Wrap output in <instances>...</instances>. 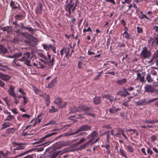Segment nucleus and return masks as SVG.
<instances>
[{
	"label": "nucleus",
	"instance_id": "nucleus-1",
	"mask_svg": "<svg viewBox=\"0 0 158 158\" xmlns=\"http://www.w3.org/2000/svg\"><path fill=\"white\" fill-rule=\"evenodd\" d=\"M73 0H67V1L68 2V4L66 6V10L68 11L70 14L73 13L75 10L78 1L77 0L75 5L73 6L74 3L72 2Z\"/></svg>",
	"mask_w": 158,
	"mask_h": 158
},
{
	"label": "nucleus",
	"instance_id": "nucleus-2",
	"mask_svg": "<svg viewBox=\"0 0 158 158\" xmlns=\"http://www.w3.org/2000/svg\"><path fill=\"white\" fill-rule=\"evenodd\" d=\"M54 102L60 108L64 107L67 103V102L62 101L59 98H56L54 101Z\"/></svg>",
	"mask_w": 158,
	"mask_h": 158
},
{
	"label": "nucleus",
	"instance_id": "nucleus-3",
	"mask_svg": "<svg viewBox=\"0 0 158 158\" xmlns=\"http://www.w3.org/2000/svg\"><path fill=\"white\" fill-rule=\"evenodd\" d=\"M89 109L86 106H79L78 110H77L75 106H73L71 108V110L72 112H74L77 111H84L85 113L86 111L88 110Z\"/></svg>",
	"mask_w": 158,
	"mask_h": 158
},
{
	"label": "nucleus",
	"instance_id": "nucleus-4",
	"mask_svg": "<svg viewBox=\"0 0 158 158\" xmlns=\"http://www.w3.org/2000/svg\"><path fill=\"white\" fill-rule=\"evenodd\" d=\"M60 53L61 56H63L64 54H65L66 57L68 58L71 56L72 54V53L70 52V49L68 48H63L60 51Z\"/></svg>",
	"mask_w": 158,
	"mask_h": 158
},
{
	"label": "nucleus",
	"instance_id": "nucleus-5",
	"mask_svg": "<svg viewBox=\"0 0 158 158\" xmlns=\"http://www.w3.org/2000/svg\"><path fill=\"white\" fill-rule=\"evenodd\" d=\"M47 57H46L45 59V64H48L49 67H52L54 64V59L53 57L51 58V56L48 53H47Z\"/></svg>",
	"mask_w": 158,
	"mask_h": 158
},
{
	"label": "nucleus",
	"instance_id": "nucleus-6",
	"mask_svg": "<svg viewBox=\"0 0 158 158\" xmlns=\"http://www.w3.org/2000/svg\"><path fill=\"white\" fill-rule=\"evenodd\" d=\"M47 57H46L45 59V64H48L49 67H52L54 64V59L53 57L51 58V56L48 53H47Z\"/></svg>",
	"mask_w": 158,
	"mask_h": 158
},
{
	"label": "nucleus",
	"instance_id": "nucleus-7",
	"mask_svg": "<svg viewBox=\"0 0 158 158\" xmlns=\"http://www.w3.org/2000/svg\"><path fill=\"white\" fill-rule=\"evenodd\" d=\"M91 128L90 127L87 125H83L81 126L80 128L77 130L74 133H73L70 135H74L78 133L79 132L84 131L90 130Z\"/></svg>",
	"mask_w": 158,
	"mask_h": 158
},
{
	"label": "nucleus",
	"instance_id": "nucleus-8",
	"mask_svg": "<svg viewBox=\"0 0 158 158\" xmlns=\"http://www.w3.org/2000/svg\"><path fill=\"white\" fill-rule=\"evenodd\" d=\"M150 62L151 63L156 62L157 64L158 65V50H157L155 52L153 57L151 60Z\"/></svg>",
	"mask_w": 158,
	"mask_h": 158
},
{
	"label": "nucleus",
	"instance_id": "nucleus-9",
	"mask_svg": "<svg viewBox=\"0 0 158 158\" xmlns=\"http://www.w3.org/2000/svg\"><path fill=\"white\" fill-rule=\"evenodd\" d=\"M120 108L117 105H113L112 107L109 109V111L110 113L114 114L120 110Z\"/></svg>",
	"mask_w": 158,
	"mask_h": 158
},
{
	"label": "nucleus",
	"instance_id": "nucleus-10",
	"mask_svg": "<svg viewBox=\"0 0 158 158\" xmlns=\"http://www.w3.org/2000/svg\"><path fill=\"white\" fill-rule=\"evenodd\" d=\"M141 54L145 58L149 57L150 55V53L147 50L146 48H145L143 49Z\"/></svg>",
	"mask_w": 158,
	"mask_h": 158
},
{
	"label": "nucleus",
	"instance_id": "nucleus-11",
	"mask_svg": "<svg viewBox=\"0 0 158 158\" xmlns=\"http://www.w3.org/2000/svg\"><path fill=\"white\" fill-rule=\"evenodd\" d=\"M33 65L37 68L42 69L44 67V64L40 62L35 61L33 63Z\"/></svg>",
	"mask_w": 158,
	"mask_h": 158
},
{
	"label": "nucleus",
	"instance_id": "nucleus-12",
	"mask_svg": "<svg viewBox=\"0 0 158 158\" xmlns=\"http://www.w3.org/2000/svg\"><path fill=\"white\" fill-rule=\"evenodd\" d=\"M118 94L121 96H124L127 95H129L130 94L127 91V89L124 88L122 90L119 91Z\"/></svg>",
	"mask_w": 158,
	"mask_h": 158
},
{
	"label": "nucleus",
	"instance_id": "nucleus-13",
	"mask_svg": "<svg viewBox=\"0 0 158 158\" xmlns=\"http://www.w3.org/2000/svg\"><path fill=\"white\" fill-rule=\"evenodd\" d=\"M30 57V53L29 52H26L24 53L22 58L19 60L21 61H25L29 59Z\"/></svg>",
	"mask_w": 158,
	"mask_h": 158
},
{
	"label": "nucleus",
	"instance_id": "nucleus-14",
	"mask_svg": "<svg viewBox=\"0 0 158 158\" xmlns=\"http://www.w3.org/2000/svg\"><path fill=\"white\" fill-rule=\"evenodd\" d=\"M92 142V140H90L88 142H87L85 144L81 145L79 149H81L87 147L89 146H92L93 144H91Z\"/></svg>",
	"mask_w": 158,
	"mask_h": 158
},
{
	"label": "nucleus",
	"instance_id": "nucleus-15",
	"mask_svg": "<svg viewBox=\"0 0 158 158\" xmlns=\"http://www.w3.org/2000/svg\"><path fill=\"white\" fill-rule=\"evenodd\" d=\"M42 5L39 3L37 5V7L36 10V13L37 15L40 14L42 12Z\"/></svg>",
	"mask_w": 158,
	"mask_h": 158
},
{
	"label": "nucleus",
	"instance_id": "nucleus-16",
	"mask_svg": "<svg viewBox=\"0 0 158 158\" xmlns=\"http://www.w3.org/2000/svg\"><path fill=\"white\" fill-rule=\"evenodd\" d=\"M0 78L2 80L4 81H6L10 80L11 77L9 75L4 74L1 73L0 76Z\"/></svg>",
	"mask_w": 158,
	"mask_h": 158
},
{
	"label": "nucleus",
	"instance_id": "nucleus-17",
	"mask_svg": "<svg viewBox=\"0 0 158 158\" xmlns=\"http://www.w3.org/2000/svg\"><path fill=\"white\" fill-rule=\"evenodd\" d=\"M145 91L147 92H153L154 91V89L150 85H147L145 88Z\"/></svg>",
	"mask_w": 158,
	"mask_h": 158
},
{
	"label": "nucleus",
	"instance_id": "nucleus-18",
	"mask_svg": "<svg viewBox=\"0 0 158 158\" xmlns=\"http://www.w3.org/2000/svg\"><path fill=\"white\" fill-rule=\"evenodd\" d=\"M143 76H142L140 73H138L137 74V79H139L141 82H143L144 81V76L145 73L144 72L142 73Z\"/></svg>",
	"mask_w": 158,
	"mask_h": 158
},
{
	"label": "nucleus",
	"instance_id": "nucleus-19",
	"mask_svg": "<svg viewBox=\"0 0 158 158\" xmlns=\"http://www.w3.org/2000/svg\"><path fill=\"white\" fill-rule=\"evenodd\" d=\"M25 148V146L23 144H20L17 145L16 148L14 150V152L15 153L16 152V150H19L23 149Z\"/></svg>",
	"mask_w": 158,
	"mask_h": 158
},
{
	"label": "nucleus",
	"instance_id": "nucleus-20",
	"mask_svg": "<svg viewBox=\"0 0 158 158\" xmlns=\"http://www.w3.org/2000/svg\"><path fill=\"white\" fill-rule=\"evenodd\" d=\"M151 41L152 43V45L153 46H155L158 45V37H155L153 39L151 40Z\"/></svg>",
	"mask_w": 158,
	"mask_h": 158
},
{
	"label": "nucleus",
	"instance_id": "nucleus-21",
	"mask_svg": "<svg viewBox=\"0 0 158 158\" xmlns=\"http://www.w3.org/2000/svg\"><path fill=\"white\" fill-rule=\"evenodd\" d=\"M15 89V88L12 87L11 86H10V88L9 90L8 91L9 94L13 96V97H15L16 95L14 92V90Z\"/></svg>",
	"mask_w": 158,
	"mask_h": 158
},
{
	"label": "nucleus",
	"instance_id": "nucleus-22",
	"mask_svg": "<svg viewBox=\"0 0 158 158\" xmlns=\"http://www.w3.org/2000/svg\"><path fill=\"white\" fill-rule=\"evenodd\" d=\"M102 97L109 99L110 102L113 101L116 99L115 98H114L113 97L108 95H104L102 96Z\"/></svg>",
	"mask_w": 158,
	"mask_h": 158
},
{
	"label": "nucleus",
	"instance_id": "nucleus-23",
	"mask_svg": "<svg viewBox=\"0 0 158 158\" xmlns=\"http://www.w3.org/2000/svg\"><path fill=\"white\" fill-rule=\"evenodd\" d=\"M97 135V133L96 132L94 131L90 135H88V137L89 139H93Z\"/></svg>",
	"mask_w": 158,
	"mask_h": 158
},
{
	"label": "nucleus",
	"instance_id": "nucleus-24",
	"mask_svg": "<svg viewBox=\"0 0 158 158\" xmlns=\"http://www.w3.org/2000/svg\"><path fill=\"white\" fill-rule=\"evenodd\" d=\"M57 134V133L56 132H53L51 134H48L47 135H45L44 137L41 138V139H40V141L42 142L44 140L47 138L53 135H55Z\"/></svg>",
	"mask_w": 158,
	"mask_h": 158
},
{
	"label": "nucleus",
	"instance_id": "nucleus-25",
	"mask_svg": "<svg viewBox=\"0 0 158 158\" xmlns=\"http://www.w3.org/2000/svg\"><path fill=\"white\" fill-rule=\"evenodd\" d=\"M22 55L21 52L19 53H15L14 55L13 56H10L8 57L9 58H14L15 59H16L19 57H20Z\"/></svg>",
	"mask_w": 158,
	"mask_h": 158
},
{
	"label": "nucleus",
	"instance_id": "nucleus-26",
	"mask_svg": "<svg viewBox=\"0 0 158 158\" xmlns=\"http://www.w3.org/2000/svg\"><path fill=\"white\" fill-rule=\"evenodd\" d=\"M127 80L125 78H123L122 79L118 80L117 81V83L120 85L123 84L126 82Z\"/></svg>",
	"mask_w": 158,
	"mask_h": 158
},
{
	"label": "nucleus",
	"instance_id": "nucleus-27",
	"mask_svg": "<svg viewBox=\"0 0 158 158\" xmlns=\"http://www.w3.org/2000/svg\"><path fill=\"white\" fill-rule=\"evenodd\" d=\"M22 98H23V100L22 101V102H23V105H25L28 102V99L27 97L24 95L23 96Z\"/></svg>",
	"mask_w": 158,
	"mask_h": 158
},
{
	"label": "nucleus",
	"instance_id": "nucleus-28",
	"mask_svg": "<svg viewBox=\"0 0 158 158\" xmlns=\"http://www.w3.org/2000/svg\"><path fill=\"white\" fill-rule=\"evenodd\" d=\"M146 79L148 82H152L153 79L151 77L150 74L148 73L147 74Z\"/></svg>",
	"mask_w": 158,
	"mask_h": 158
},
{
	"label": "nucleus",
	"instance_id": "nucleus-29",
	"mask_svg": "<svg viewBox=\"0 0 158 158\" xmlns=\"http://www.w3.org/2000/svg\"><path fill=\"white\" fill-rule=\"evenodd\" d=\"M94 103L96 104H98L101 102V100L100 98L95 97L94 99Z\"/></svg>",
	"mask_w": 158,
	"mask_h": 158
},
{
	"label": "nucleus",
	"instance_id": "nucleus-30",
	"mask_svg": "<svg viewBox=\"0 0 158 158\" xmlns=\"http://www.w3.org/2000/svg\"><path fill=\"white\" fill-rule=\"evenodd\" d=\"M14 118V116L11 114H9L8 116L5 118L6 121H10L13 119Z\"/></svg>",
	"mask_w": 158,
	"mask_h": 158
},
{
	"label": "nucleus",
	"instance_id": "nucleus-31",
	"mask_svg": "<svg viewBox=\"0 0 158 158\" xmlns=\"http://www.w3.org/2000/svg\"><path fill=\"white\" fill-rule=\"evenodd\" d=\"M123 35L126 39H129L131 37L130 35L127 32L124 31Z\"/></svg>",
	"mask_w": 158,
	"mask_h": 158
},
{
	"label": "nucleus",
	"instance_id": "nucleus-32",
	"mask_svg": "<svg viewBox=\"0 0 158 158\" xmlns=\"http://www.w3.org/2000/svg\"><path fill=\"white\" fill-rule=\"evenodd\" d=\"M10 123L6 122L2 125V128H4L10 126Z\"/></svg>",
	"mask_w": 158,
	"mask_h": 158
},
{
	"label": "nucleus",
	"instance_id": "nucleus-33",
	"mask_svg": "<svg viewBox=\"0 0 158 158\" xmlns=\"http://www.w3.org/2000/svg\"><path fill=\"white\" fill-rule=\"evenodd\" d=\"M102 147H105L107 150V152L108 154L110 153V151L109 150L110 146L109 145H102L101 146Z\"/></svg>",
	"mask_w": 158,
	"mask_h": 158
},
{
	"label": "nucleus",
	"instance_id": "nucleus-34",
	"mask_svg": "<svg viewBox=\"0 0 158 158\" xmlns=\"http://www.w3.org/2000/svg\"><path fill=\"white\" fill-rule=\"evenodd\" d=\"M34 91L36 94L40 96L42 95V93L40 90L35 89H34Z\"/></svg>",
	"mask_w": 158,
	"mask_h": 158
},
{
	"label": "nucleus",
	"instance_id": "nucleus-35",
	"mask_svg": "<svg viewBox=\"0 0 158 158\" xmlns=\"http://www.w3.org/2000/svg\"><path fill=\"white\" fill-rule=\"evenodd\" d=\"M146 101V100L145 99L141 101H139L138 102H137V103H138V105H141L144 104H147Z\"/></svg>",
	"mask_w": 158,
	"mask_h": 158
},
{
	"label": "nucleus",
	"instance_id": "nucleus-36",
	"mask_svg": "<svg viewBox=\"0 0 158 158\" xmlns=\"http://www.w3.org/2000/svg\"><path fill=\"white\" fill-rule=\"evenodd\" d=\"M120 153L122 156L125 157L126 158H127V157L126 156L124 151L123 150L120 149Z\"/></svg>",
	"mask_w": 158,
	"mask_h": 158
},
{
	"label": "nucleus",
	"instance_id": "nucleus-37",
	"mask_svg": "<svg viewBox=\"0 0 158 158\" xmlns=\"http://www.w3.org/2000/svg\"><path fill=\"white\" fill-rule=\"evenodd\" d=\"M57 109H56L53 106H52L51 109L50 110V112L51 113H54L57 111Z\"/></svg>",
	"mask_w": 158,
	"mask_h": 158
},
{
	"label": "nucleus",
	"instance_id": "nucleus-38",
	"mask_svg": "<svg viewBox=\"0 0 158 158\" xmlns=\"http://www.w3.org/2000/svg\"><path fill=\"white\" fill-rule=\"evenodd\" d=\"M140 18L141 19H143L144 18H146L147 20H149V18L147 17L146 15L143 14L142 13H141V15H140Z\"/></svg>",
	"mask_w": 158,
	"mask_h": 158
},
{
	"label": "nucleus",
	"instance_id": "nucleus-39",
	"mask_svg": "<svg viewBox=\"0 0 158 158\" xmlns=\"http://www.w3.org/2000/svg\"><path fill=\"white\" fill-rule=\"evenodd\" d=\"M85 138H83L81 139L77 143V145L80 144L85 141Z\"/></svg>",
	"mask_w": 158,
	"mask_h": 158
},
{
	"label": "nucleus",
	"instance_id": "nucleus-40",
	"mask_svg": "<svg viewBox=\"0 0 158 158\" xmlns=\"http://www.w3.org/2000/svg\"><path fill=\"white\" fill-rule=\"evenodd\" d=\"M83 31L84 32H86L87 31H90L92 32L91 29L90 27H89L87 29H84L83 30Z\"/></svg>",
	"mask_w": 158,
	"mask_h": 158
},
{
	"label": "nucleus",
	"instance_id": "nucleus-41",
	"mask_svg": "<svg viewBox=\"0 0 158 158\" xmlns=\"http://www.w3.org/2000/svg\"><path fill=\"white\" fill-rule=\"evenodd\" d=\"M144 122L148 123H153L156 122H157V121H154V120H150V121H148L146 120L144 121Z\"/></svg>",
	"mask_w": 158,
	"mask_h": 158
},
{
	"label": "nucleus",
	"instance_id": "nucleus-42",
	"mask_svg": "<svg viewBox=\"0 0 158 158\" xmlns=\"http://www.w3.org/2000/svg\"><path fill=\"white\" fill-rule=\"evenodd\" d=\"M127 148L128 149V150L130 152H133L134 149L132 147H131L130 146H127Z\"/></svg>",
	"mask_w": 158,
	"mask_h": 158
},
{
	"label": "nucleus",
	"instance_id": "nucleus-43",
	"mask_svg": "<svg viewBox=\"0 0 158 158\" xmlns=\"http://www.w3.org/2000/svg\"><path fill=\"white\" fill-rule=\"evenodd\" d=\"M137 29L138 33H141L142 32L143 30L142 28L139 27H137Z\"/></svg>",
	"mask_w": 158,
	"mask_h": 158
},
{
	"label": "nucleus",
	"instance_id": "nucleus-44",
	"mask_svg": "<svg viewBox=\"0 0 158 158\" xmlns=\"http://www.w3.org/2000/svg\"><path fill=\"white\" fill-rule=\"evenodd\" d=\"M151 73L152 74L154 75H156L157 74V72L153 68L151 69Z\"/></svg>",
	"mask_w": 158,
	"mask_h": 158
},
{
	"label": "nucleus",
	"instance_id": "nucleus-45",
	"mask_svg": "<svg viewBox=\"0 0 158 158\" xmlns=\"http://www.w3.org/2000/svg\"><path fill=\"white\" fill-rule=\"evenodd\" d=\"M26 62L25 64H26L28 66H31V65L30 64V61L29 59L25 61Z\"/></svg>",
	"mask_w": 158,
	"mask_h": 158
},
{
	"label": "nucleus",
	"instance_id": "nucleus-46",
	"mask_svg": "<svg viewBox=\"0 0 158 158\" xmlns=\"http://www.w3.org/2000/svg\"><path fill=\"white\" fill-rule=\"evenodd\" d=\"M15 114H18V112L17 111V110L16 108H13L11 110Z\"/></svg>",
	"mask_w": 158,
	"mask_h": 158
},
{
	"label": "nucleus",
	"instance_id": "nucleus-47",
	"mask_svg": "<svg viewBox=\"0 0 158 158\" xmlns=\"http://www.w3.org/2000/svg\"><path fill=\"white\" fill-rule=\"evenodd\" d=\"M78 67L80 69H81L82 67V63L81 61H79L78 64Z\"/></svg>",
	"mask_w": 158,
	"mask_h": 158
},
{
	"label": "nucleus",
	"instance_id": "nucleus-48",
	"mask_svg": "<svg viewBox=\"0 0 158 158\" xmlns=\"http://www.w3.org/2000/svg\"><path fill=\"white\" fill-rule=\"evenodd\" d=\"M19 92L22 95H24L25 94V92L24 91L21 89H20L19 90Z\"/></svg>",
	"mask_w": 158,
	"mask_h": 158
},
{
	"label": "nucleus",
	"instance_id": "nucleus-49",
	"mask_svg": "<svg viewBox=\"0 0 158 158\" xmlns=\"http://www.w3.org/2000/svg\"><path fill=\"white\" fill-rule=\"evenodd\" d=\"M30 116H31L30 115H29L27 114H24L22 115V117H25L27 118H29L30 117Z\"/></svg>",
	"mask_w": 158,
	"mask_h": 158
},
{
	"label": "nucleus",
	"instance_id": "nucleus-50",
	"mask_svg": "<svg viewBox=\"0 0 158 158\" xmlns=\"http://www.w3.org/2000/svg\"><path fill=\"white\" fill-rule=\"evenodd\" d=\"M11 29V27H6L5 28H4L3 30L4 31H6L7 32H9V30Z\"/></svg>",
	"mask_w": 158,
	"mask_h": 158
},
{
	"label": "nucleus",
	"instance_id": "nucleus-51",
	"mask_svg": "<svg viewBox=\"0 0 158 158\" xmlns=\"http://www.w3.org/2000/svg\"><path fill=\"white\" fill-rule=\"evenodd\" d=\"M35 122L34 123V125L37 124L38 123H40L41 122V119H37L35 120Z\"/></svg>",
	"mask_w": 158,
	"mask_h": 158
},
{
	"label": "nucleus",
	"instance_id": "nucleus-52",
	"mask_svg": "<svg viewBox=\"0 0 158 158\" xmlns=\"http://www.w3.org/2000/svg\"><path fill=\"white\" fill-rule=\"evenodd\" d=\"M147 152L150 155L152 154L153 153L152 151L149 148H148L147 149Z\"/></svg>",
	"mask_w": 158,
	"mask_h": 158
},
{
	"label": "nucleus",
	"instance_id": "nucleus-53",
	"mask_svg": "<svg viewBox=\"0 0 158 158\" xmlns=\"http://www.w3.org/2000/svg\"><path fill=\"white\" fill-rule=\"evenodd\" d=\"M59 153H60V152L59 151V152H56L55 153H53V154H52V157H53V158H54V157H53L54 155H55V156H56L57 155L59 154Z\"/></svg>",
	"mask_w": 158,
	"mask_h": 158
},
{
	"label": "nucleus",
	"instance_id": "nucleus-54",
	"mask_svg": "<svg viewBox=\"0 0 158 158\" xmlns=\"http://www.w3.org/2000/svg\"><path fill=\"white\" fill-rule=\"evenodd\" d=\"M14 100L15 101V103L16 104H18L19 102V100H17V97L16 95L15 96V97H14Z\"/></svg>",
	"mask_w": 158,
	"mask_h": 158
},
{
	"label": "nucleus",
	"instance_id": "nucleus-55",
	"mask_svg": "<svg viewBox=\"0 0 158 158\" xmlns=\"http://www.w3.org/2000/svg\"><path fill=\"white\" fill-rule=\"evenodd\" d=\"M132 131L133 133H135L136 131V130L135 129H131V130H126V132H127L128 131Z\"/></svg>",
	"mask_w": 158,
	"mask_h": 158
},
{
	"label": "nucleus",
	"instance_id": "nucleus-56",
	"mask_svg": "<svg viewBox=\"0 0 158 158\" xmlns=\"http://www.w3.org/2000/svg\"><path fill=\"white\" fill-rule=\"evenodd\" d=\"M44 48L46 50L49 49L48 45L47 44H44L43 45Z\"/></svg>",
	"mask_w": 158,
	"mask_h": 158
},
{
	"label": "nucleus",
	"instance_id": "nucleus-57",
	"mask_svg": "<svg viewBox=\"0 0 158 158\" xmlns=\"http://www.w3.org/2000/svg\"><path fill=\"white\" fill-rule=\"evenodd\" d=\"M102 71L101 72H99L98 73V74L97 75V78H94V80H96L98 79L99 78V77H100V76H101V73H102Z\"/></svg>",
	"mask_w": 158,
	"mask_h": 158
},
{
	"label": "nucleus",
	"instance_id": "nucleus-58",
	"mask_svg": "<svg viewBox=\"0 0 158 158\" xmlns=\"http://www.w3.org/2000/svg\"><path fill=\"white\" fill-rule=\"evenodd\" d=\"M157 99V98H153V99H151V100H149L148 102H147V103H149L151 102H153L155 101V100H156Z\"/></svg>",
	"mask_w": 158,
	"mask_h": 158
},
{
	"label": "nucleus",
	"instance_id": "nucleus-59",
	"mask_svg": "<svg viewBox=\"0 0 158 158\" xmlns=\"http://www.w3.org/2000/svg\"><path fill=\"white\" fill-rule=\"evenodd\" d=\"M5 85V83L0 80V86L2 87H3Z\"/></svg>",
	"mask_w": 158,
	"mask_h": 158
},
{
	"label": "nucleus",
	"instance_id": "nucleus-60",
	"mask_svg": "<svg viewBox=\"0 0 158 158\" xmlns=\"http://www.w3.org/2000/svg\"><path fill=\"white\" fill-rule=\"evenodd\" d=\"M95 54V53L94 52H93L91 51H90L89 50L88 51V54L89 55H92L94 54Z\"/></svg>",
	"mask_w": 158,
	"mask_h": 158
},
{
	"label": "nucleus",
	"instance_id": "nucleus-61",
	"mask_svg": "<svg viewBox=\"0 0 158 158\" xmlns=\"http://www.w3.org/2000/svg\"><path fill=\"white\" fill-rule=\"evenodd\" d=\"M39 55L42 58H43L44 60L45 58H46V57L45 56H44V55L43 54L41 53Z\"/></svg>",
	"mask_w": 158,
	"mask_h": 158
},
{
	"label": "nucleus",
	"instance_id": "nucleus-62",
	"mask_svg": "<svg viewBox=\"0 0 158 158\" xmlns=\"http://www.w3.org/2000/svg\"><path fill=\"white\" fill-rule=\"evenodd\" d=\"M142 152L145 155H146V153L145 152V150L144 148H143L141 149Z\"/></svg>",
	"mask_w": 158,
	"mask_h": 158
},
{
	"label": "nucleus",
	"instance_id": "nucleus-63",
	"mask_svg": "<svg viewBox=\"0 0 158 158\" xmlns=\"http://www.w3.org/2000/svg\"><path fill=\"white\" fill-rule=\"evenodd\" d=\"M151 138L152 139L153 141H155L156 139V137L154 135H152L151 137Z\"/></svg>",
	"mask_w": 158,
	"mask_h": 158
},
{
	"label": "nucleus",
	"instance_id": "nucleus-64",
	"mask_svg": "<svg viewBox=\"0 0 158 158\" xmlns=\"http://www.w3.org/2000/svg\"><path fill=\"white\" fill-rule=\"evenodd\" d=\"M153 28L156 31H158V27L157 26H155L153 27Z\"/></svg>",
	"mask_w": 158,
	"mask_h": 158
}]
</instances>
